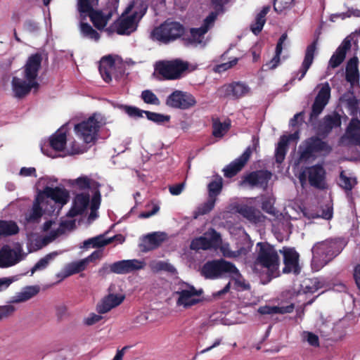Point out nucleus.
Instances as JSON below:
<instances>
[{
  "mask_svg": "<svg viewBox=\"0 0 360 360\" xmlns=\"http://www.w3.org/2000/svg\"><path fill=\"white\" fill-rule=\"evenodd\" d=\"M42 56L39 53L31 55L23 67V77H13L11 82L15 97L22 98L27 96L32 89L37 90L39 84L37 76L41 68Z\"/></svg>",
  "mask_w": 360,
  "mask_h": 360,
  "instance_id": "nucleus-1",
  "label": "nucleus"
},
{
  "mask_svg": "<svg viewBox=\"0 0 360 360\" xmlns=\"http://www.w3.org/2000/svg\"><path fill=\"white\" fill-rule=\"evenodd\" d=\"M345 247V243L340 239H330L316 243L312 249L311 264L319 269L326 265L338 255Z\"/></svg>",
  "mask_w": 360,
  "mask_h": 360,
  "instance_id": "nucleus-2",
  "label": "nucleus"
},
{
  "mask_svg": "<svg viewBox=\"0 0 360 360\" xmlns=\"http://www.w3.org/2000/svg\"><path fill=\"white\" fill-rule=\"evenodd\" d=\"M68 193L63 188L46 186L37 195L29 216V220L34 221L40 219L43 214L42 208L45 205L53 202L63 205L68 202Z\"/></svg>",
  "mask_w": 360,
  "mask_h": 360,
  "instance_id": "nucleus-3",
  "label": "nucleus"
},
{
  "mask_svg": "<svg viewBox=\"0 0 360 360\" xmlns=\"http://www.w3.org/2000/svg\"><path fill=\"white\" fill-rule=\"evenodd\" d=\"M257 245L259 246V250L255 262V267L261 266L266 269L271 278L278 276L280 259L277 251L268 243H259Z\"/></svg>",
  "mask_w": 360,
  "mask_h": 360,
  "instance_id": "nucleus-4",
  "label": "nucleus"
},
{
  "mask_svg": "<svg viewBox=\"0 0 360 360\" xmlns=\"http://www.w3.org/2000/svg\"><path fill=\"white\" fill-rule=\"evenodd\" d=\"M184 27L179 22L166 20L153 30L151 37L153 40L168 44L184 36Z\"/></svg>",
  "mask_w": 360,
  "mask_h": 360,
  "instance_id": "nucleus-5",
  "label": "nucleus"
},
{
  "mask_svg": "<svg viewBox=\"0 0 360 360\" xmlns=\"http://www.w3.org/2000/svg\"><path fill=\"white\" fill-rule=\"evenodd\" d=\"M201 274L206 278L214 279L226 275H237L238 270L232 263L221 259L206 262Z\"/></svg>",
  "mask_w": 360,
  "mask_h": 360,
  "instance_id": "nucleus-6",
  "label": "nucleus"
},
{
  "mask_svg": "<svg viewBox=\"0 0 360 360\" xmlns=\"http://www.w3.org/2000/svg\"><path fill=\"white\" fill-rule=\"evenodd\" d=\"M118 4V0H113V2L109 3L107 6L103 9L93 8L91 11H88L84 13H79L81 19L90 18L94 26L98 30H102L107 25L108 21L111 19L113 13L115 12Z\"/></svg>",
  "mask_w": 360,
  "mask_h": 360,
  "instance_id": "nucleus-7",
  "label": "nucleus"
},
{
  "mask_svg": "<svg viewBox=\"0 0 360 360\" xmlns=\"http://www.w3.org/2000/svg\"><path fill=\"white\" fill-rule=\"evenodd\" d=\"M103 118L98 114H94L88 120L75 126L77 136L86 143H94L99 128L103 124Z\"/></svg>",
  "mask_w": 360,
  "mask_h": 360,
  "instance_id": "nucleus-8",
  "label": "nucleus"
},
{
  "mask_svg": "<svg viewBox=\"0 0 360 360\" xmlns=\"http://www.w3.org/2000/svg\"><path fill=\"white\" fill-rule=\"evenodd\" d=\"M188 68V63L176 59L170 61L159 62L155 70L166 79H176L181 77Z\"/></svg>",
  "mask_w": 360,
  "mask_h": 360,
  "instance_id": "nucleus-9",
  "label": "nucleus"
},
{
  "mask_svg": "<svg viewBox=\"0 0 360 360\" xmlns=\"http://www.w3.org/2000/svg\"><path fill=\"white\" fill-rule=\"evenodd\" d=\"M331 148L328 144L318 137H311L300 146V161L305 162L318 153H328Z\"/></svg>",
  "mask_w": 360,
  "mask_h": 360,
  "instance_id": "nucleus-10",
  "label": "nucleus"
},
{
  "mask_svg": "<svg viewBox=\"0 0 360 360\" xmlns=\"http://www.w3.org/2000/svg\"><path fill=\"white\" fill-rule=\"evenodd\" d=\"M217 18L216 13H211L204 20L203 25L198 28H191L189 33L184 34L183 41L185 45L196 46L203 43L205 34L213 25Z\"/></svg>",
  "mask_w": 360,
  "mask_h": 360,
  "instance_id": "nucleus-11",
  "label": "nucleus"
},
{
  "mask_svg": "<svg viewBox=\"0 0 360 360\" xmlns=\"http://www.w3.org/2000/svg\"><path fill=\"white\" fill-rule=\"evenodd\" d=\"M195 97L190 93L180 90H175L169 94L165 104L172 108L187 110L196 104Z\"/></svg>",
  "mask_w": 360,
  "mask_h": 360,
  "instance_id": "nucleus-12",
  "label": "nucleus"
},
{
  "mask_svg": "<svg viewBox=\"0 0 360 360\" xmlns=\"http://www.w3.org/2000/svg\"><path fill=\"white\" fill-rule=\"evenodd\" d=\"M318 87H320V90L311 106V112L309 120L311 123L322 112L330 97V87L328 82L321 84Z\"/></svg>",
  "mask_w": 360,
  "mask_h": 360,
  "instance_id": "nucleus-13",
  "label": "nucleus"
},
{
  "mask_svg": "<svg viewBox=\"0 0 360 360\" xmlns=\"http://www.w3.org/2000/svg\"><path fill=\"white\" fill-rule=\"evenodd\" d=\"M146 10V6L142 4L139 11H135L132 15L122 19L116 26L117 34H129L135 31L137 27V20L143 17Z\"/></svg>",
  "mask_w": 360,
  "mask_h": 360,
  "instance_id": "nucleus-14",
  "label": "nucleus"
},
{
  "mask_svg": "<svg viewBox=\"0 0 360 360\" xmlns=\"http://www.w3.org/2000/svg\"><path fill=\"white\" fill-rule=\"evenodd\" d=\"M279 252L283 256L285 266L283 269V272L284 274L292 273L295 275L299 274L301 270L299 265V254L293 248L287 247H284Z\"/></svg>",
  "mask_w": 360,
  "mask_h": 360,
  "instance_id": "nucleus-15",
  "label": "nucleus"
},
{
  "mask_svg": "<svg viewBox=\"0 0 360 360\" xmlns=\"http://www.w3.org/2000/svg\"><path fill=\"white\" fill-rule=\"evenodd\" d=\"M272 173L268 170H257L250 172L243 177L241 186L249 185L251 187H259L266 189Z\"/></svg>",
  "mask_w": 360,
  "mask_h": 360,
  "instance_id": "nucleus-16",
  "label": "nucleus"
},
{
  "mask_svg": "<svg viewBox=\"0 0 360 360\" xmlns=\"http://www.w3.org/2000/svg\"><path fill=\"white\" fill-rule=\"evenodd\" d=\"M342 124L341 116L336 112L326 115L319 123L317 134L326 138L333 129L340 127Z\"/></svg>",
  "mask_w": 360,
  "mask_h": 360,
  "instance_id": "nucleus-17",
  "label": "nucleus"
},
{
  "mask_svg": "<svg viewBox=\"0 0 360 360\" xmlns=\"http://www.w3.org/2000/svg\"><path fill=\"white\" fill-rule=\"evenodd\" d=\"M249 90L250 88L245 84L235 82L223 85L219 89L218 93L221 97L238 99L246 95Z\"/></svg>",
  "mask_w": 360,
  "mask_h": 360,
  "instance_id": "nucleus-18",
  "label": "nucleus"
},
{
  "mask_svg": "<svg viewBox=\"0 0 360 360\" xmlns=\"http://www.w3.org/2000/svg\"><path fill=\"white\" fill-rule=\"evenodd\" d=\"M302 286L307 290V292H314L321 288H324L321 292H326L328 290H333L335 292H345L347 290V287L341 283H333L332 286L325 287V283L320 281L318 278L306 279L303 282ZM304 292H306L305 291Z\"/></svg>",
  "mask_w": 360,
  "mask_h": 360,
  "instance_id": "nucleus-19",
  "label": "nucleus"
},
{
  "mask_svg": "<svg viewBox=\"0 0 360 360\" xmlns=\"http://www.w3.org/2000/svg\"><path fill=\"white\" fill-rule=\"evenodd\" d=\"M145 263L138 259H127L111 264L112 272L117 274H126L142 269Z\"/></svg>",
  "mask_w": 360,
  "mask_h": 360,
  "instance_id": "nucleus-20",
  "label": "nucleus"
},
{
  "mask_svg": "<svg viewBox=\"0 0 360 360\" xmlns=\"http://www.w3.org/2000/svg\"><path fill=\"white\" fill-rule=\"evenodd\" d=\"M252 153V149L251 147H248L238 158L236 159L223 169L224 176L227 178H231L235 176L245 165Z\"/></svg>",
  "mask_w": 360,
  "mask_h": 360,
  "instance_id": "nucleus-21",
  "label": "nucleus"
},
{
  "mask_svg": "<svg viewBox=\"0 0 360 360\" xmlns=\"http://www.w3.org/2000/svg\"><path fill=\"white\" fill-rule=\"evenodd\" d=\"M20 250L12 249L9 245H4L0 250V267L11 266L22 259Z\"/></svg>",
  "mask_w": 360,
  "mask_h": 360,
  "instance_id": "nucleus-22",
  "label": "nucleus"
},
{
  "mask_svg": "<svg viewBox=\"0 0 360 360\" xmlns=\"http://www.w3.org/2000/svg\"><path fill=\"white\" fill-rule=\"evenodd\" d=\"M125 299L124 294H108L96 305L98 314H105L119 306Z\"/></svg>",
  "mask_w": 360,
  "mask_h": 360,
  "instance_id": "nucleus-23",
  "label": "nucleus"
},
{
  "mask_svg": "<svg viewBox=\"0 0 360 360\" xmlns=\"http://www.w3.org/2000/svg\"><path fill=\"white\" fill-rule=\"evenodd\" d=\"M309 182L311 186L317 188H325V170L321 165H314L308 167L306 170Z\"/></svg>",
  "mask_w": 360,
  "mask_h": 360,
  "instance_id": "nucleus-24",
  "label": "nucleus"
},
{
  "mask_svg": "<svg viewBox=\"0 0 360 360\" xmlns=\"http://www.w3.org/2000/svg\"><path fill=\"white\" fill-rule=\"evenodd\" d=\"M317 44L318 37L316 39H314L311 44L307 46L305 51V56L302 64V67L298 72V74L300 73V76L298 77L299 80H301L305 76L307 70L311 65L317 49Z\"/></svg>",
  "mask_w": 360,
  "mask_h": 360,
  "instance_id": "nucleus-25",
  "label": "nucleus"
},
{
  "mask_svg": "<svg viewBox=\"0 0 360 360\" xmlns=\"http://www.w3.org/2000/svg\"><path fill=\"white\" fill-rule=\"evenodd\" d=\"M236 211L248 221L255 224L264 221L266 218L259 210L247 205H238Z\"/></svg>",
  "mask_w": 360,
  "mask_h": 360,
  "instance_id": "nucleus-26",
  "label": "nucleus"
},
{
  "mask_svg": "<svg viewBox=\"0 0 360 360\" xmlns=\"http://www.w3.org/2000/svg\"><path fill=\"white\" fill-rule=\"evenodd\" d=\"M179 297L176 300L178 307H183L184 309L190 308L198 304H202L208 299L205 297L204 294H179Z\"/></svg>",
  "mask_w": 360,
  "mask_h": 360,
  "instance_id": "nucleus-27",
  "label": "nucleus"
},
{
  "mask_svg": "<svg viewBox=\"0 0 360 360\" xmlns=\"http://www.w3.org/2000/svg\"><path fill=\"white\" fill-rule=\"evenodd\" d=\"M115 68V63L112 56H108L101 58L99 65V72L105 82L111 81Z\"/></svg>",
  "mask_w": 360,
  "mask_h": 360,
  "instance_id": "nucleus-28",
  "label": "nucleus"
},
{
  "mask_svg": "<svg viewBox=\"0 0 360 360\" xmlns=\"http://www.w3.org/2000/svg\"><path fill=\"white\" fill-rule=\"evenodd\" d=\"M294 309L295 304L293 303H291L286 306L264 305L259 307L257 309V312L262 315H269L276 314H285L292 313Z\"/></svg>",
  "mask_w": 360,
  "mask_h": 360,
  "instance_id": "nucleus-29",
  "label": "nucleus"
},
{
  "mask_svg": "<svg viewBox=\"0 0 360 360\" xmlns=\"http://www.w3.org/2000/svg\"><path fill=\"white\" fill-rule=\"evenodd\" d=\"M346 79L351 85L359 82L358 58L353 57L348 61L346 67Z\"/></svg>",
  "mask_w": 360,
  "mask_h": 360,
  "instance_id": "nucleus-30",
  "label": "nucleus"
},
{
  "mask_svg": "<svg viewBox=\"0 0 360 360\" xmlns=\"http://www.w3.org/2000/svg\"><path fill=\"white\" fill-rule=\"evenodd\" d=\"M230 276L233 278L231 281L229 282L222 290L218 291L217 292H228L232 284L233 285V289L237 291H245L250 290L249 283L245 282V281L242 278L239 273L237 275Z\"/></svg>",
  "mask_w": 360,
  "mask_h": 360,
  "instance_id": "nucleus-31",
  "label": "nucleus"
},
{
  "mask_svg": "<svg viewBox=\"0 0 360 360\" xmlns=\"http://www.w3.org/2000/svg\"><path fill=\"white\" fill-rule=\"evenodd\" d=\"M350 143L360 146V120L352 118L347 130Z\"/></svg>",
  "mask_w": 360,
  "mask_h": 360,
  "instance_id": "nucleus-32",
  "label": "nucleus"
},
{
  "mask_svg": "<svg viewBox=\"0 0 360 360\" xmlns=\"http://www.w3.org/2000/svg\"><path fill=\"white\" fill-rule=\"evenodd\" d=\"M107 232L104 234H101L99 236H97L96 237H93L91 238H89L88 240H86L83 242V245L81 248L88 249L90 247L92 248H101L103 247L110 243H112L115 238H117L118 236H115L114 237L106 238L105 234Z\"/></svg>",
  "mask_w": 360,
  "mask_h": 360,
  "instance_id": "nucleus-33",
  "label": "nucleus"
},
{
  "mask_svg": "<svg viewBox=\"0 0 360 360\" xmlns=\"http://www.w3.org/2000/svg\"><path fill=\"white\" fill-rule=\"evenodd\" d=\"M89 204V194H77L74 200L73 207L71 210L72 215L75 216L82 214Z\"/></svg>",
  "mask_w": 360,
  "mask_h": 360,
  "instance_id": "nucleus-34",
  "label": "nucleus"
},
{
  "mask_svg": "<svg viewBox=\"0 0 360 360\" xmlns=\"http://www.w3.org/2000/svg\"><path fill=\"white\" fill-rule=\"evenodd\" d=\"M78 20H79V32L82 37L87 38L94 41H98L101 37L100 34L94 30L89 23L86 22V19H81L78 13Z\"/></svg>",
  "mask_w": 360,
  "mask_h": 360,
  "instance_id": "nucleus-35",
  "label": "nucleus"
},
{
  "mask_svg": "<svg viewBox=\"0 0 360 360\" xmlns=\"http://www.w3.org/2000/svg\"><path fill=\"white\" fill-rule=\"evenodd\" d=\"M50 146L56 151H61L66 144V134L63 127L50 138Z\"/></svg>",
  "mask_w": 360,
  "mask_h": 360,
  "instance_id": "nucleus-36",
  "label": "nucleus"
},
{
  "mask_svg": "<svg viewBox=\"0 0 360 360\" xmlns=\"http://www.w3.org/2000/svg\"><path fill=\"white\" fill-rule=\"evenodd\" d=\"M165 240L163 233H153L148 234L144 240L143 251L147 252L157 248Z\"/></svg>",
  "mask_w": 360,
  "mask_h": 360,
  "instance_id": "nucleus-37",
  "label": "nucleus"
},
{
  "mask_svg": "<svg viewBox=\"0 0 360 360\" xmlns=\"http://www.w3.org/2000/svg\"><path fill=\"white\" fill-rule=\"evenodd\" d=\"M87 264V260L84 259L67 264L64 269V275L61 279L84 271Z\"/></svg>",
  "mask_w": 360,
  "mask_h": 360,
  "instance_id": "nucleus-38",
  "label": "nucleus"
},
{
  "mask_svg": "<svg viewBox=\"0 0 360 360\" xmlns=\"http://www.w3.org/2000/svg\"><path fill=\"white\" fill-rule=\"evenodd\" d=\"M288 146V139L285 135L281 136L275 152V158L277 163H281L285 159Z\"/></svg>",
  "mask_w": 360,
  "mask_h": 360,
  "instance_id": "nucleus-39",
  "label": "nucleus"
},
{
  "mask_svg": "<svg viewBox=\"0 0 360 360\" xmlns=\"http://www.w3.org/2000/svg\"><path fill=\"white\" fill-rule=\"evenodd\" d=\"M223 187V179L217 176L214 180L212 181L207 186L208 198L217 201V196L221 192Z\"/></svg>",
  "mask_w": 360,
  "mask_h": 360,
  "instance_id": "nucleus-40",
  "label": "nucleus"
},
{
  "mask_svg": "<svg viewBox=\"0 0 360 360\" xmlns=\"http://www.w3.org/2000/svg\"><path fill=\"white\" fill-rule=\"evenodd\" d=\"M18 230V226L15 222L0 220V236L14 235Z\"/></svg>",
  "mask_w": 360,
  "mask_h": 360,
  "instance_id": "nucleus-41",
  "label": "nucleus"
},
{
  "mask_svg": "<svg viewBox=\"0 0 360 360\" xmlns=\"http://www.w3.org/2000/svg\"><path fill=\"white\" fill-rule=\"evenodd\" d=\"M216 200L208 198L206 202L200 205L193 212L194 219H197L200 215L209 213L214 207Z\"/></svg>",
  "mask_w": 360,
  "mask_h": 360,
  "instance_id": "nucleus-42",
  "label": "nucleus"
},
{
  "mask_svg": "<svg viewBox=\"0 0 360 360\" xmlns=\"http://www.w3.org/2000/svg\"><path fill=\"white\" fill-rule=\"evenodd\" d=\"M57 252H53L46 255L43 258L40 259L35 265L32 268L31 273L34 274L35 271H41L46 269L51 261H52L57 255Z\"/></svg>",
  "mask_w": 360,
  "mask_h": 360,
  "instance_id": "nucleus-43",
  "label": "nucleus"
},
{
  "mask_svg": "<svg viewBox=\"0 0 360 360\" xmlns=\"http://www.w3.org/2000/svg\"><path fill=\"white\" fill-rule=\"evenodd\" d=\"M99 0H77L76 8L79 13H84L98 6Z\"/></svg>",
  "mask_w": 360,
  "mask_h": 360,
  "instance_id": "nucleus-44",
  "label": "nucleus"
},
{
  "mask_svg": "<svg viewBox=\"0 0 360 360\" xmlns=\"http://www.w3.org/2000/svg\"><path fill=\"white\" fill-rule=\"evenodd\" d=\"M356 183V178L348 177L344 171L340 172L339 185L346 191L350 192Z\"/></svg>",
  "mask_w": 360,
  "mask_h": 360,
  "instance_id": "nucleus-45",
  "label": "nucleus"
},
{
  "mask_svg": "<svg viewBox=\"0 0 360 360\" xmlns=\"http://www.w3.org/2000/svg\"><path fill=\"white\" fill-rule=\"evenodd\" d=\"M229 127V122H221L219 120H214L212 124V134L215 137H222L227 132Z\"/></svg>",
  "mask_w": 360,
  "mask_h": 360,
  "instance_id": "nucleus-46",
  "label": "nucleus"
},
{
  "mask_svg": "<svg viewBox=\"0 0 360 360\" xmlns=\"http://www.w3.org/2000/svg\"><path fill=\"white\" fill-rule=\"evenodd\" d=\"M204 236L206 237L212 248L219 246L221 243L220 234L214 229H209Z\"/></svg>",
  "mask_w": 360,
  "mask_h": 360,
  "instance_id": "nucleus-47",
  "label": "nucleus"
},
{
  "mask_svg": "<svg viewBox=\"0 0 360 360\" xmlns=\"http://www.w3.org/2000/svg\"><path fill=\"white\" fill-rule=\"evenodd\" d=\"M190 248L191 250H209L212 248L208 243L205 236L197 238L191 241Z\"/></svg>",
  "mask_w": 360,
  "mask_h": 360,
  "instance_id": "nucleus-48",
  "label": "nucleus"
},
{
  "mask_svg": "<svg viewBox=\"0 0 360 360\" xmlns=\"http://www.w3.org/2000/svg\"><path fill=\"white\" fill-rule=\"evenodd\" d=\"M141 99L144 103L150 105H159L160 101L158 96L150 90H144L141 92Z\"/></svg>",
  "mask_w": 360,
  "mask_h": 360,
  "instance_id": "nucleus-49",
  "label": "nucleus"
},
{
  "mask_svg": "<svg viewBox=\"0 0 360 360\" xmlns=\"http://www.w3.org/2000/svg\"><path fill=\"white\" fill-rule=\"evenodd\" d=\"M345 56V53L336 50L329 60L328 69L338 67L344 61Z\"/></svg>",
  "mask_w": 360,
  "mask_h": 360,
  "instance_id": "nucleus-50",
  "label": "nucleus"
},
{
  "mask_svg": "<svg viewBox=\"0 0 360 360\" xmlns=\"http://www.w3.org/2000/svg\"><path fill=\"white\" fill-rule=\"evenodd\" d=\"M145 114L149 120L153 121L158 124H162L169 122L170 120L169 115H165L162 114L153 112L150 111H146Z\"/></svg>",
  "mask_w": 360,
  "mask_h": 360,
  "instance_id": "nucleus-51",
  "label": "nucleus"
},
{
  "mask_svg": "<svg viewBox=\"0 0 360 360\" xmlns=\"http://www.w3.org/2000/svg\"><path fill=\"white\" fill-rule=\"evenodd\" d=\"M15 311V308L11 304L0 306V321L11 316Z\"/></svg>",
  "mask_w": 360,
  "mask_h": 360,
  "instance_id": "nucleus-52",
  "label": "nucleus"
},
{
  "mask_svg": "<svg viewBox=\"0 0 360 360\" xmlns=\"http://www.w3.org/2000/svg\"><path fill=\"white\" fill-rule=\"evenodd\" d=\"M294 0H274V8L276 12H282L284 9L290 8Z\"/></svg>",
  "mask_w": 360,
  "mask_h": 360,
  "instance_id": "nucleus-53",
  "label": "nucleus"
},
{
  "mask_svg": "<svg viewBox=\"0 0 360 360\" xmlns=\"http://www.w3.org/2000/svg\"><path fill=\"white\" fill-rule=\"evenodd\" d=\"M266 22V18L257 15L255 22L251 25L250 29L255 34H258L262 30L263 26Z\"/></svg>",
  "mask_w": 360,
  "mask_h": 360,
  "instance_id": "nucleus-54",
  "label": "nucleus"
},
{
  "mask_svg": "<svg viewBox=\"0 0 360 360\" xmlns=\"http://www.w3.org/2000/svg\"><path fill=\"white\" fill-rule=\"evenodd\" d=\"M266 22V18L257 15L255 22L251 25L250 29L255 34H258L262 30L263 26Z\"/></svg>",
  "mask_w": 360,
  "mask_h": 360,
  "instance_id": "nucleus-55",
  "label": "nucleus"
},
{
  "mask_svg": "<svg viewBox=\"0 0 360 360\" xmlns=\"http://www.w3.org/2000/svg\"><path fill=\"white\" fill-rule=\"evenodd\" d=\"M72 184L76 185L81 190H86L90 188L91 179L87 176H81L77 179L72 180Z\"/></svg>",
  "mask_w": 360,
  "mask_h": 360,
  "instance_id": "nucleus-56",
  "label": "nucleus"
},
{
  "mask_svg": "<svg viewBox=\"0 0 360 360\" xmlns=\"http://www.w3.org/2000/svg\"><path fill=\"white\" fill-rule=\"evenodd\" d=\"M65 229L60 225L57 229L51 231L48 236L44 237V242L46 244L51 243L56 238H57L58 236L65 233Z\"/></svg>",
  "mask_w": 360,
  "mask_h": 360,
  "instance_id": "nucleus-57",
  "label": "nucleus"
},
{
  "mask_svg": "<svg viewBox=\"0 0 360 360\" xmlns=\"http://www.w3.org/2000/svg\"><path fill=\"white\" fill-rule=\"evenodd\" d=\"M347 105L349 110L351 111V114L352 115H356L358 112V101L355 98V96H352L347 99Z\"/></svg>",
  "mask_w": 360,
  "mask_h": 360,
  "instance_id": "nucleus-58",
  "label": "nucleus"
},
{
  "mask_svg": "<svg viewBox=\"0 0 360 360\" xmlns=\"http://www.w3.org/2000/svg\"><path fill=\"white\" fill-rule=\"evenodd\" d=\"M238 61V59L237 58H234L233 60H231L227 63H224L219 64L216 66L215 71L218 72H224V71L229 70V68H231L234 65H236L237 64Z\"/></svg>",
  "mask_w": 360,
  "mask_h": 360,
  "instance_id": "nucleus-59",
  "label": "nucleus"
},
{
  "mask_svg": "<svg viewBox=\"0 0 360 360\" xmlns=\"http://www.w3.org/2000/svg\"><path fill=\"white\" fill-rule=\"evenodd\" d=\"M102 319L101 315L91 313L88 317L84 319L83 323L87 326H91L99 322Z\"/></svg>",
  "mask_w": 360,
  "mask_h": 360,
  "instance_id": "nucleus-60",
  "label": "nucleus"
},
{
  "mask_svg": "<svg viewBox=\"0 0 360 360\" xmlns=\"http://www.w3.org/2000/svg\"><path fill=\"white\" fill-rule=\"evenodd\" d=\"M124 110L130 117H142L143 113L145 114L146 112V110H142L133 106H125Z\"/></svg>",
  "mask_w": 360,
  "mask_h": 360,
  "instance_id": "nucleus-61",
  "label": "nucleus"
},
{
  "mask_svg": "<svg viewBox=\"0 0 360 360\" xmlns=\"http://www.w3.org/2000/svg\"><path fill=\"white\" fill-rule=\"evenodd\" d=\"M304 338L308 342V343L313 347H319V339L318 335L311 333V332H304Z\"/></svg>",
  "mask_w": 360,
  "mask_h": 360,
  "instance_id": "nucleus-62",
  "label": "nucleus"
},
{
  "mask_svg": "<svg viewBox=\"0 0 360 360\" xmlns=\"http://www.w3.org/2000/svg\"><path fill=\"white\" fill-rule=\"evenodd\" d=\"M354 37V36L352 35L347 37L343 40L340 46L337 49V50L340 51V52L345 53V54L346 55L347 51L349 50L351 48V42L353 40Z\"/></svg>",
  "mask_w": 360,
  "mask_h": 360,
  "instance_id": "nucleus-63",
  "label": "nucleus"
},
{
  "mask_svg": "<svg viewBox=\"0 0 360 360\" xmlns=\"http://www.w3.org/2000/svg\"><path fill=\"white\" fill-rule=\"evenodd\" d=\"M24 29L29 32L35 33L38 32L39 27L37 22L32 20H27L24 23Z\"/></svg>",
  "mask_w": 360,
  "mask_h": 360,
  "instance_id": "nucleus-64",
  "label": "nucleus"
}]
</instances>
